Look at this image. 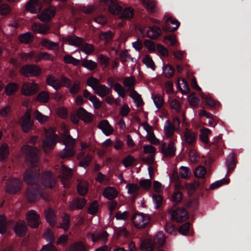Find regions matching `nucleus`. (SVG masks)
<instances>
[{"label": "nucleus", "mask_w": 251, "mask_h": 251, "mask_svg": "<svg viewBox=\"0 0 251 251\" xmlns=\"http://www.w3.org/2000/svg\"><path fill=\"white\" fill-rule=\"evenodd\" d=\"M126 187L128 193L132 195H135L139 189V187L137 184L133 183H128Z\"/></svg>", "instance_id": "4d7b16f0"}, {"label": "nucleus", "mask_w": 251, "mask_h": 251, "mask_svg": "<svg viewBox=\"0 0 251 251\" xmlns=\"http://www.w3.org/2000/svg\"><path fill=\"white\" fill-rule=\"evenodd\" d=\"M86 202V200L83 198L75 199L70 202L69 208L71 210L81 209L84 206Z\"/></svg>", "instance_id": "c85d7f7f"}, {"label": "nucleus", "mask_w": 251, "mask_h": 251, "mask_svg": "<svg viewBox=\"0 0 251 251\" xmlns=\"http://www.w3.org/2000/svg\"><path fill=\"white\" fill-rule=\"evenodd\" d=\"M27 230V226L25 222L24 221H20L17 223L14 227V231L16 234L19 236H24Z\"/></svg>", "instance_id": "b1692460"}, {"label": "nucleus", "mask_w": 251, "mask_h": 251, "mask_svg": "<svg viewBox=\"0 0 251 251\" xmlns=\"http://www.w3.org/2000/svg\"><path fill=\"white\" fill-rule=\"evenodd\" d=\"M63 60L66 63L71 64L74 66L77 65L80 60L77 59L70 54H67L64 56Z\"/></svg>", "instance_id": "864d4df0"}, {"label": "nucleus", "mask_w": 251, "mask_h": 251, "mask_svg": "<svg viewBox=\"0 0 251 251\" xmlns=\"http://www.w3.org/2000/svg\"><path fill=\"white\" fill-rule=\"evenodd\" d=\"M179 174L181 178L186 179L190 176L191 171L187 167L181 166L179 170Z\"/></svg>", "instance_id": "de8ad7c7"}, {"label": "nucleus", "mask_w": 251, "mask_h": 251, "mask_svg": "<svg viewBox=\"0 0 251 251\" xmlns=\"http://www.w3.org/2000/svg\"><path fill=\"white\" fill-rule=\"evenodd\" d=\"M151 98L153 100L155 106L158 109L160 108L164 103V99L163 97L160 94L155 95H152Z\"/></svg>", "instance_id": "49530a36"}, {"label": "nucleus", "mask_w": 251, "mask_h": 251, "mask_svg": "<svg viewBox=\"0 0 251 251\" xmlns=\"http://www.w3.org/2000/svg\"><path fill=\"white\" fill-rule=\"evenodd\" d=\"M148 170L149 175L150 176V178L141 179L140 181V185L142 188L145 189H149L151 186V178L152 176L153 169L152 168V167L150 166L148 167Z\"/></svg>", "instance_id": "cd10ccee"}, {"label": "nucleus", "mask_w": 251, "mask_h": 251, "mask_svg": "<svg viewBox=\"0 0 251 251\" xmlns=\"http://www.w3.org/2000/svg\"><path fill=\"white\" fill-rule=\"evenodd\" d=\"M76 115L78 118L81 119L85 123L91 122L94 117L92 113L86 111L82 107H80L77 110Z\"/></svg>", "instance_id": "a211bd4d"}, {"label": "nucleus", "mask_w": 251, "mask_h": 251, "mask_svg": "<svg viewBox=\"0 0 251 251\" xmlns=\"http://www.w3.org/2000/svg\"><path fill=\"white\" fill-rule=\"evenodd\" d=\"M163 74L166 77H171L173 76L175 70L170 65H164L162 67Z\"/></svg>", "instance_id": "09e8293b"}, {"label": "nucleus", "mask_w": 251, "mask_h": 251, "mask_svg": "<svg viewBox=\"0 0 251 251\" xmlns=\"http://www.w3.org/2000/svg\"><path fill=\"white\" fill-rule=\"evenodd\" d=\"M188 100L189 104L193 106H195L199 103V98L195 93L191 94L188 97Z\"/></svg>", "instance_id": "bf43d9fd"}, {"label": "nucleus", "mask_w": 251, "mask_h": 251, "mask_svg": "<svg viewBox=\"0 0 251 251\" xmlns=\"http://www.w3.org/2000/svg\"><path fill=\"white\" fill-rule=\"evenodd\" d=\"M170 105L171 109L174 112L178 113L180 111V105L179 101L173 99L170 101Z\"/></svg>", "instance_id": "680f3d73"}, {"label": "nucleus", "mask_w": 251, "mask_h": 251, "mask_svg": "<svg viewBox=\"0 0 251 251\" xmlns=\"http://www.w3.org/2000/svg\"><path fill=\"white\" fill-rule=\"evenodd\" d=\"M98 127L102 131V133L108 136L112 134L114 131L113 127L110 125L107 120H103L100 122Z\"/></svg>", "instance_id": "aec40b11"}, {"label": "nucleus", "mask_w": 251, "mask_h": 251, "mask_svg": "<svg viewBox=\"0 0 251 251\" xmlns=\"http://www.w3.org/2000/svg\"><path fill=\"white\" fill-rule=\"evenodd\" d=\"M50 99V95L48 92L46 91H42L37 96V100L41 102L46 103Z\"/></svg>", "instance_id": "6e6d98bb"}, {"label": "nucleus", "mask_w": 251, "mask_h": 251, "mask_svg": "<svg viewBox=\"0 0 251 251\" xmlns=\"http://www.w3.org/2000/svg\"><path fill=\"white\" fill-rule=\"evenodd\" d=\"M139 30L142 36H147L151 39L158 38L161 34V30L157 26L149 27L148 29L145 26H141Z\"/></svg>", "instance_id": "0eeeda50"}, {"label": "nucleus", "mask_w": 251, "mask_h": 251, "mask_svg": "<svg viewBox=\"0 0 251 251\" xmlns=\"http://www.w3.org/2000/svg\"><path fill=\"white\" fill-rule=\"evenodd\" d=\"M33 31L41 34H46L49 32L50 26L49 25L33 24L32 25Z\"/></svg>", "instance_id": "5701e85b"}, {"label": "nucleus", "mask_w": 251, "mask_h": 251, "mask_svg": "<svg viewBox=\"0 0 251 251\" xmlns=\"http://www.w3.org/2000/svg\"><path fill=\"white\" fill-rule=\"evenodd\" d=\"M179 23L176 20L169 18L163 26V30L165 31H173L177 29L179 26Z\"/></svg>", "instance_id": "6ab92c4d"}, {"label": "nucleus", "mask_w": 251, "mask_h": 251, "mask_svg": "<svg viewBox=\"0 0 251 251\" xmlns=\"http://www.w3.org/2000/svg\"><path fill=\"white\" fill-rule=\"evenodd\" d=\"M154 242L159 246H162L165 241V237L162 231L158 232L154 237Z\"/></svg>", "instance_id": "603ef678"}, {"label": "nucleus", "mask_w": 251, "mask_h": 251, "mask_svg": "<svg viewBox=\"0 0 251 251\" xmlns=\"http://www.w3.org/2000/svg\"><path fill=\"white\" fill-rule=\"evenodd\" d=\"M149 215L143 213H136L132 218L133 225L137 228H141L146 226L150 222Z\"/></svg>", "instance_id": "39448f33"}, {"label": "nucleus", "mask_w": 251, "mask_h": 251, "mask_svg": "<svg viewBox=\"0 0 251 251\" xmlns=\"http://www.w3.org/2000/svg\"><path fill=\"white\" fill-rule=\"evenodd\" d=\"M18 39L22 43L29 44L33 41L34 36L31 32H25L20 34L18 36Z\"/></svg>", "instance_id": "2f4dec72"}, {"label": "nucleus", "mask_w": 251, "mask_h": 251, "mask_svg": "<svg viewBox=\"0 0 251 251\" xmlns=\"http://www.w3.org/2000/svg\"><path fill=\"white\" fill-rule=\"evenodd\" d=\"M26 197L29 201L35 202L42 197V192L37 189L28 188L26 193Z\"/></svg>", "instance_id": "f3484780"}, {"label": "nucleus", "mask_w": 251, "mask_h": 251, "mask_svg": "<svg viewBox=\"0 0 251 251\" xmlns=\"http://www.w3.org/2000/svg\"><path fill=\"white\" fill-rule=\"evenodd\" d=\"M130 97L133 100L137 107H139L143 105V100L140 95L135 91H132L130 94Z\"/></svg>", "instance_id": "f704fd0d"}, {"label": "nucleus", "mask_w": 251, "mask_h": 251, "mask_svg": "<svg viewBox=\"0 0 251 251\" xmlns=\"http://www.w3.org/2000/svg\"><path fill=\"white\" fill-rule=\"evenodd\" d=\"M49 115H45L39 112L38 110L35 111L33 113L34 118L37 120L40 123L43 124L48 122L49 120V117L50 115V110Z\"/></svg>", "instance_id": "473e14b6"}, {"label": "nucleus", "mask_w": 251, "mask_h": 251, "mask_svg": "<svg viewBox=\"0 0 251 251\" xmlns=\"http://www.w3.org/2000/svg\"><path fill=\"white\" fill-rule=\"evenodd\" d=\"M181 138L183 141L190 145L193 144L196 140L195 134L187 129L185 130L184 136Z\"/></svg>", "instance_id": "a878e982"}, {"label": "nucleus", "mask_w": 251, "mask_h": 251, "mask_svg": "<svg viewBox=\"0 0 251 251\" xmlns=\"http://www.w3.org/2000/svg\"><path fill=\"white\" fill-rule=\"evenodd\" d=\"M113 37V34L109 30L105 32H102L99 35L100 39L105 40L106 42H108L111 40Z\"/></svg>", "instance_id": "338daca9"}, {"label": "nucleus", "mask_w": 251, "mask_h": 251, "mask_svg": "<svg viewBox=\"0 0 251 251\" xmlns=\"http://www.w3.org/2000/svg\"><path fill=\"white\" fill-rule=\"evenodd\" d=\"M18 89V85L15 83L8 84L5 87V93L7 95H11L15 93Z\"/></svg>", "instance_id": "a18cd8bd"}, {"label": "nucleus", "mask_w": 251, "mask_h": 251, "mask_svg": "<svg viewBox=\"0 0 251 251\" xmlns=\"http://www.w3.org/2000/svg\"><path fill=\"white\" fill-rule=\"evenodd\" d=\"M206 172V168L203 166L198 167L195 171V176L199 178L204 177Z\"/></svg>", "instance_id": "e2e57ef3"}, {"label": "nucleus", "mask_w": 251, "mask_h": 251, "mask_svg": "<svg viewBox=\"0 0 251 251\" xmlns=\"http://www.w3.org/2000/svg\"><path fill=\"white\" fill-rule=\"evenodd\" d=\"M135 79L132 76L125 77L123 81L124 85L128 88L131 89L133 87Z\"/></svg>", "instance_id": "69168bd1"}, {"label": "nucleus", "mask_w": 251, "mask_h": 251, "mask_svg": "<svg viewBox=\"0 0 251 251\" xmlns=\"http://www.w3.org/2000/svg\"><path fill=\"white\" fill-rule=\"evenodd\" d=\"M26 8L32 13H36L41 9V4L37 0H31L26 3Z\"/></svg>", "instance_id": "4be33fe9"}, {"label": "nucleus", "mask_w": 251, "mask_h": 251, "mask_svg": "<svg viewBox=\"0 0 251 251\" xmlns=\"http://www.w3.org/2000/svg\"><path fill=\"white\" fill-rule=\"evenodd\" d=\"M41 44L49 50H54L58 46V44L56 42L51 41L47 39H43L41 41Z\"/></svg>", "instance_id": "58836bf2"}, {"label": "nucleus", "mask_w": 251, "mask_h": 251, "mask_svg": "<svg viewBox=\"0 0 251 251\" xmlns=\"http://www.w3.org/2000/svg\"><path fill=\"white\" fill-rule=\"evenodd\" d=\"M45 216L47 221L50 225L54 226L56 224V219L54 212L53 210L49 209L45 211Z\"/></svg>", "instance_id": "72a5a7b5"}, {"label": "nucleus", "mask_w": 251, "mask_h": 251, "mask_svg": "<svg viewBox=\"0 0 251 251\" xmlns=\"http://www.w3.org/2000/svg\"><path fill=\"white\" fill-rule=\"evenodd\" d=\"M143 151L145 153L150 154V156L147 158L150 163H152L154 161L155 153L156 151V148L151 145H147L144 147Z\"/></svg>", "instance_id": "bb28decb"}, {"label": "nucleus", "mask_w": 251, "mask_h": 251, "mask_svg": "<svg viewBox=\"0 0 251 251\" xmlns=\"http://www.w3.org/2000/svg\"><path fill=\"white\" fill-rule=\"evenodd\" d=\"M118 192L116 189L112 187L106 188L103 192V196L108 200H113L117 196Z\"/></svg>", "instance_id": "7c9ffc66"}, {"label": "nucleus", "mask_w": 251, "mask_h": 251, "mask_svg": "<svg viewBox=\"0 0 251 251\" xmlns=\"http://www.w3.org/2000/svg\"><path fill=\"white\" fill-rule=\"evenodd\" d=\"M47 82L49 85L51 86L55 90H58L61 86V84L58 80L52 76H49L47 77Z\"/></svg>", "instance_id": "e433bc0d"}, {"label": "nucleus", "mask_w": 251, "mask_h": 251, "mask_svg": "<svg viewBox=\"0 0 251 251\" xmlns=\"http://www.w3.org/2000/svg\"><path fill=\"white\" fill-rule=\"evenodd\" d=\"M38 84L34 82H25L22 86L21 93L25 96H30L35 94L39 90Z\"/></svg>", "instance_id": "9d476101"}, {"label": "nucleus", "mask_w": 251, "mask_h": 251, "mask_svg": "<svg viewBox=\"0 0 251 251\" xmlns=\"http://www.w3.org/2000/svg\"><path fill=\"white\" fill-rule=\"evenodd\" d=\"M78 50L79 51H81L85 52L88 55L93 52L94 47L92 44L84 43L82 44Z\"/></svg>", "instance_id": "79ce46f5"}, {"label": "nucleus", "mask_w": 251, "mask_h": 251, "mask_svg": "<svg viewBox=\"0 0 251 251\" xmlns=\"http://www.w3.org/2000/svg\"><path fill=\"white\" fill-rule=\"evenodd\" d=\"M60 171L61 174L59 176L61 177L62 183L64 187H67L68 185L67 180L71 177L72 169H68L64 165H62Z\"/></svg>", "instance_id": "dca6fc26"}, {"label": "nucleus", "mask_w": 251, "mask_h": 251, "mask_svg": "<svg viewBox=\"0 0 251 251\" xmlns=\"http://www.w3.org/2000/svg\"><path fill=\"white\" fill-rule=\"evenodd\" d=\"M65 42L69 45L79 48L83 43L84 40L83 38L74 35L67 37L65 39Z\"/></svg>", "instance_id": "412c9836"}, {"label": "nucleus", "mask_w": 251, "mask_h": 251, "mask_svg": "<svg viewBox=\"0 0 251 251\" xmlns=\"http://www.w3.org/2000/svg\"><path fill=\"white\" fill-rule=\"evenodd\" d=\"M171 219L178 222L185 221L188 218L187 212L183 208L173 207L169 211Z\"/></svg>", "instance_id": "423d86ee"}, {"label": "nucleus", "mask_w": 251, "mask_h": 251, "mask_svg": "<svg viewBox=\"0 0 251 251\" xmlns=\"http://www.w3.org/2000/svg\"><path fill=\"white\" fill-rule=\"evenodd\" d=\"M110 91V89L103 84H99L94 90V92L101 98H103L107 95Z\"/></svg>", "instance_id": "c756f323"}, {"label": "nucleus", "mask_w": 251, "mask_h": 251, "mask_svg": "<svg viewBox=\"0 0 251 251\" xmlns=\"http://www.w3.org/2000/svg\"><path fill=\"white\" fill-rule=\"evenodd\" d=\"M46 138L43 142V148L45 152L51 150L56 144L58 136L55 133V129L50 127L49 129L45 130Z\"/></svg>", "instance_id": "7ed1b4c3"}, {"label": "nucleus", "mask_w": 251, "mask_h": 251, "mask_svg": "<svg viewBox=\"0 0 251 251\" xmlns=\"http://www.w3.org/2000/svg\"><path fill=\"white\" fill-rule=\"evenodd\" d=\"M99 204L97 201H94L91 203L88 209V213L91 215L96 214L98 211Z\"/></svg>", "instance_id": "0e129e2a"}, {"label": "nucleus", "mask_w": 251, "mask_h": 251, "mask_svg": "<svg viewBox=\"0 0 251 251\" xmlns=\"http://www.w3.org/2000/svg\"><path fill=\"white\" fill-rule=\"evenodd\" d=\"M9 154V150L7 145L3 144L0 147V161L6 159Z\"/></svg>", "instance_id": "4c0bfd02"}, {"label": "nucleus", "mask_w": 251, "mask_h": 251, "mask_svg": "<svg viewBox=\"0 0 251 251\" xmlns=\"http://www.w3.org/2000/svg\"><path fill=\"white\" fill-rule=\"evenodd\" d=\"M142 62L148 68L151 69L152 71H154L156 69V66L152 59L151 57L147 55L143 57Z\"/></svg>", "instance_id": "c9c22d12"}, {"label": "nucleus", "mask_w": 251, "mask_h": 251, "mask_svg": "<svg viewBox=\"0 0 251 251\" xmlns=\"http://www.w3.org/2000/svg\"><path fill=\"white\" fill-rule=\"evenodd\" d=\"M82 66L89 71H92L97 67V64L92 60L85 59L82 62Z\"/></svg>", "instance_id": "c03bdc74"}, {"label": "nucleus", "mask_w": 251, "mask_h": 251, "mask_svg": "<svg viewBox=\"0 0 251 251\" xmlns=\"http://www.w3.org/2000/svg\"><path fill=\"white\" fill-rule=\"evenodd\" d=\"M70 251H85V248L81 242H77L70 246Z\"/></svg>", "instance_id": "3c124183"}, {"label": "nucleus", "mask_w": 251, "mask_h": 251, "mask_svg": "<svg viewBox=\"0 0 251 251\" xmlns=\"http://www.w3.org/2000/svg\"><path fill=\"white\" fill-rule=\"evenodd\" d=\"M180 123V120L177 117L174 118L172 121L167 120L165 122L164 130L165 136L167 138L172 136L175 131L179 128Z\"/></svg>", "instance_id": "20e7f679"}, {"label": "nucleus", "mask_w": 251, "mask_h": 251, "mask_svg": "<svg viewBox=\"0 0 251 251\" xmlns=\"http://www.w3.org/2000/svg\"><path fill=\"white\" fill-rule=\"evenodd\" d=\"M22 182L18 178H12L10 179L6 187V191L9 193H15L21 188Z\"/></svg>", "instance_id": "4468645a"}, {"label": "nucleus", "mask_w": 251, "mask_h": 251, "mask_svg": "<svg viewBox=\"0 0 251 251\" xmlns=\"http://www.w3.org/2000/svg\"><path fill=\"white\" fill-rule=\"evenodd\" d=\"M42 183L45 187L48 188H51L55 184V180L50 171H47L43 173Z\"/></svg>", "instance_id": "2eb2a0df"}, {"label": "nucleus", "mask_w": 251, "mask_h": 251, "mask_svg": "<svg viewBox=\"0 0 251 251\" xmlns=\"http://www.w3.org/2000/svg\"><path fill=\"white\" fill-rule=\"evenodd\" d=\"M211 130L207 128L201 129V140L204 143H207L208 142V136L211 134Z\"/></svg>", "instance_id": "8fccbe9b"}, {"label": "nucleus", "mask_w": 251, "mask_h": 251, "mask_svg": "<svg viewBox=\"0 0 251 251\" xmlns=\"http://www.w3.org/2000/svg\"><path fill=\"white\" fill-rule=\"evenodd\" d=\"M122 7L115 4H110L108 6L109 12L114 15L119 14L122 11Z\"/></svg>", "instance_id": "774afa93"}, {"label": "nucleus", "mask_w": 251, "mask_h": 251, "mask_svg": "<svg viewBox=\"0 0 251 251\" xmlns=\"http://www.w3.org/2000/svg\"><path fill=\"white\" fill-rule=\"evenodd\" d=\"M88 183L87 182L82 180L79 181L77 185V192L81 195H85L88 191Z\"/></svg>", "instance_id": "ea45409f"}, {"label": "nucleus", "mask_w": 251, "mask_h": 251, "mask_svg": "<svg viewBox=\"0 0 251 251\" xmlns=\"http://www.w3.org/2000/svg\"><path fill=\"white\" fill-rule=\"evenodd\" d=\"M20 72L25 76H35L40 74L41 70L36 65H25L21 68Z\"/></svg>", "instance_id": "6e6552de"}, {"label": "nucleus", "mask_w": 251, "mask_h": 251, "mask_svg": "<svg viewBox=\"0 0 251 251\" xmlns=\"http://www.w3.org/2000/svg\"><path fill=\"white\" fill-rule=\"evenodd\" d=\"M140 249L141 251H153L154 246L151 242L143 241L141 244Z\"/></svg>", "instance_id": "13d9d810"}, {"label": "nucleus", "mask_w": 251, "mask_h": 251, "mask_svg": "<svg viewBox=\"0 0 251 251\" xmlns=\"http://www.w3.org/2000/svg\"><path fill=\"white\" fill-rule=\"evenodd\" d=\"M39 175L31 169L27 170L24 174V179L29 185L34 184L39 179Z\"/></svg>", "instance_id": "ddd939ff"}, {"label": "nucleus", "mask_w": 251, "mask_h": 251, "mask_svg": "<svg viewBox=\"0 0 251 251\" xmlns=\"http://www.w3.org/2000/svg\"><path fill=\"white\" fill-rule=\"evenodd\" d=\"M160 149L164 156H173L175 154L176 147L173 142H170L167 145L165 143H162Z\"/></svg>", "instance_id": "9b49d317"}, {"label": "nucleus", "mask_w": 251, "mask_h": 251, "mask_svg": "<svg viewBox=\"0 0 251 251\" xmlns=\"http://www.w3.org/2000/svg\"><path fill=\"white\" fill-rule=\"evenodd\" d=\"M70 221L69 216L65 214L62 218V222L58 226L59 228H62L65 231H66L69 228Z\"/></svg>", "instance_id": "a19ab883"}, {"label": "nucleus", "mask_w": 251, "mask_h": 251, "mask_svg": "<svg viewBox=\"0 0 251 251\" xmlns=\"http://www.w3.org/2000/svg\"><path fill=\"white\" fill-rule=\"evenodd\" d=\"M20 123L24 132H26L29 131L33 126V122L30 119V113H25L22 117Z\"/></svg>", "instance_id": "f8f14e48"}, {"label": "nucleus", "mask_w": 251, "mask_h": 251, "mask_svg": "<svg viewBox=\"0 0 251 251\" xmlns=\"http://www.w3.org/2000/svg\"><path fill=\"white\" fill-rule=\"evenodd\" d=\"M26 219L28 225L32 228L37 227L40 224V215L34 210L27 212Z\"/></svg>", "instance_id": "1a4fd4ad"}, {"label": "nucleus", "mask_w": 251, "mask_h": 251, "mask_svg": "<svg viewBox=\"0 0 251 251\" xmlns=\"http://www.w3.org/2000/svg\"><path fill=\"white\" fill-rule=\"evenodd\" d=\"M108 235L105 231H97L92 235L91 238L93 242L99 241L105 243L107 241Z\"/></svg>", "instance_id": "393cba45"}, {"label": "nucleus", "mask_w": 251, "mask_h": 251, "mask_svg": "<svg viewBox=\"0 0 251 251\" xmlns=\"http://www.w3.org/2000/svg\"><path fill=\"white\" fill-rule=\"evenodd\" d=\"M61 128L63 131L62 141L65 147L61 152L60 156L62 158H65L74 155L75 151L72 147L75 145V141L69 134L68 128L65 124H62Z\"/></svg>", "instance_id": "f257e3e1"}, {"label": "nucleus", "mask_w": 251, "mask_h": 251, "mask_svg": "<svg viewBox=\"0 0 251 251\" xmlns=\"http://www.w3.org/2000/svg\"><path fill=\"white\" fill-rule=\"evenodd\" d=\"M87 84L89 86L91 87L94 91L100 84V82L98 78L91 77L87 80Z\"/></svg>", "instance_id": "052dcab7"}, {"label": "nucleus", "mask_w": 251, "mask_h": 251, "mask_svg": "<svg viewBox=\"0 0 251 251\" xmlns=\"http://www.w3.org/2000/svg\"><path fill=\"white\" fill-rule=\"evenodd\" d=\"M21 151L25 155V161L32 166L37 165L39 156L38 150L36 148L25 145L21 148Z\"/></svg>", "instance_id": "f03ea898"}, {"label": "nucleus", "mask_w": 251, "mask_h": 251, "mask_svg": "<svg viewBox=\"0 0 251 251\" xmlns=\"http://www.w3.org/2000/svg\"><path fill=\"white\" fill-rule=\"evenodd\" d=\"M133 9L130 7H128L123 10L121 17L123 19H130L133 17Z\"/></svg>", "instance_id": "37998d69"}, {"label": "nucleus", "mask_w": 251, "mask_h": 251, "mask_svg": "<svg viewBox=\"0 0 251 251\" xmlns=\"http://www.w3.org/2000/svg\"><path fill=\"white\" fill-rule=\"evenodd\" d=\"M114 90L118 95L122 98H124L126 95L125 88L119 83H116L113 86Z\"/></svg>", "instance_id": "5fc2aeb1"}]
</instances>
